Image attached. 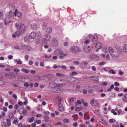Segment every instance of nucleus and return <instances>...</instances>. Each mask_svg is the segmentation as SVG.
<instances>
[{"mask_svg":"<svg viewBox=\"0 0 127 127\" xmlns=\"http://www.w3.org/2000/svg\"><path fill=\"white\" fill-rule=\"evenodd\" d=\"M62 55L60 56L59 58L60 59H62L64 58V57L67 55V54H63Z\"/></svg>","mask_w":127,"mask_h":127,"instance_id":"23","label":"nucleus"},{"mask_svg":"<svg viewBox=\"0 0 127 127\" xmlns=\"http://www.w3.org/2000/svg\"><path fill=\"white\" fill-rule=\"evenodd\" d=\"M49 41V39H46L45 38L43 39L42 41L45 44L47 43Z\"/></svg>","mask_w":127,"mask_h":127,"instance_id":"26","label":"nucleus"},{"mask_svg":"<svg viewBox=\"0 0 127 127\" xmlns=\"http://www.w3.org/2000/svg\"><path fill=\"white\" fill-rule=\"evenodd\" d=\"M28 119L29 120V122L30 123H31L33 121L34 119L33 117H32L31 118L29 119Z\"/></svg>","mask_w":127,"mask_h":127,"instance_id":"30","label":"nucleus"},{"mask_svg":"<svg viewBox=\"0 0 127 127\" xmlns=\"http://www.w3.org/2000/svg\"><path fill=\"white\" fill-rule=\"evenodd\" d=\"M94 112L96 114L98 115L100 113V111L98 110L97 109L95 110Z\"/></svg>","mask_w":127,"mask_h":127,"instance_id":"38","label":"nucleus"},{"mask_svg":"<svg viewBox=\"0 0 127 127\" xmlns=\"http://www.w3.org/2000/svg\"><path fill=\"white\" fill-rule=\"evenodd\" d=\"M14 15L17 16L19 18H20L22 15V13L18 11L17 9H16L15 11H14Z\"/></svg>","mask_w":127,"mask_h":127,"instance_id":"8","label":"nucleus"},{"mask_svg":"<svg viewBox=\"0 0 127 127\" xmlns=\"http://www.w3.org/2000/svg\"><path fill=\"white\" fill-rule=\"evenodd\" d=\"M62 123L60 122H58V123H55V125L56 126H58V125H62Z\"/></svg>","mask_w":127,"mask_h":127,"instance_id":"52","label":"nucleus"},{"mask_svg":"<svg viewBox=\"0 0 127 127\" xmlns=\"http://www.w3.org/2000/svg\"><path fill=\"white\" fill-rule=\"evenodd\" d=\"M18 120L15 119L13 122V124H17L18 123Z\"/></svg>","mask_w":127,"mask_h":127,"instance_id":"39","label":"nucleus"},{"mask_svg":"<svg viewBox=\"0 0 127 127\" xmlns=\"http://www.w3.org/2000/svg\"><path fill=\"white\" fill-rule=\"evenodd\" d=\"M52 44L55 46H56L58 44V42L57 39L56 38H54L52 42Z\"/></svg>","mask_w":127,"mask_h":127,"instance_id":"9","label":"nucleus"},{"mask_svg":"<svg viewBox=\"0 0 127 127\" xmlns=\"http://www.w3.org/2000/svg\"><path fill=\"white\" fill-rule=\"evenodd\" d=\"M85 117L87 119H89L90 118V117L89 114L87 113L85 114Z\"/></svg>","mask_w":127,"mask_h":127,"instance_id":"29","label":"nucleus"},{"mask_svg":"<svg viewBox=\"0 0 127 127\" xmlns=\"http://www.w3.org/2000/svg\"><path fill=\"white\" fill-rule=\"evenodd\" d=\"M2 127H8L5 123H4L2 124Z\"/></svg>","mask_w":127,"mask_h":127,"instance_id":"45","label":"nucleus"},{"mask_svg":"<svg viewBox=\"0 0 127 127\" xmlns=\"http://www.w3.org/2000/svg\"><path fill=\"white\" fill-rule=\"evenodd\" d=\"M22 72L25 73H28L30 72V70L29 69H27L24 68H22L21 69Z\"/></svg>","mask_w":127,"mask_h":127,"instance_id":"22","label":"nucleus"},{"mask_svg":"<svg viewBox=\"0 0 127 127\" xmlns=\"http://www.w3.org/2000/svg\"><path fill=\"white\" fill-rule=\"evenodd\" d=\"M92 69L94 71L96 70L95 67V66H92Z\"/></svg>","mask_w":127,"mask_h":127,"instance_id":"61","label":"nucleus"},{"mask_svg":"<svg viewBox=\"0 0 127 127\" xmlns=\"http://www.w3.org/2000/svg\"><path fill=\"white\" fill-rule=\"evenodd\" d=\"M74 99L73 97H71L69 99V101L70 102H72L74 100Z\"/></svg>","mask_w":127,"mask_h":127,"instance_id":"47","label":"nucleus"},{"mask_svg":"<svg viewBox=\"0 0 127 127\" xmlns=\"http://www.w3.org/2000/svg\"><path fill=\"white\" fill-rule=\"evenodd\" d=\"M30 28L32 30H35L37 28V25L35 23H32L30 24Z\"/></svg>","mask_w":127,"mask_h":127,"instance_id":"10","label":"nucleus"},{"mask_svg":"<svg viewBox=\"0 0 127 127\" xmlns=\"http://www.w3.org/2000/svg\"><path fill=\"white\" fill-rule=\"evenodd\" d=\"M95 46L96 48L100 49L102 47V45L101 43L98 42L96 44Z\"/></svg>","mask_w":127,"mask_h":127,"instance_id":"16","label":"nucleus"},{"mask_svg":"<svg viewBox=\"0 0 127 127\" xmlns=\"http://www.w3.org/2000/svg\"><path fill=\"white\" fill-rule=\"evenodd\" d=\"M31 73L32 74H35L36 73V71L34 70H32L30 71Z\"/></svg>","mask_w":127,"mask_h":127,"instance_id":"57","label":"nucleus"},{"mask_svg":"<svg viewBox=\"0 0 127 127\" xmlns=\"http://www.w3.org/2000/svg\"><path fill=\"white\" fill-rule=\"evenodd\" d=\"M34 122L38 124H40L41 123V121L40 120H35Z\"/></svg>","mask_w":127,"mask_h":127,"instance_id":"40","label":"nucleus"},{"mask_svg":"<svg viewBox=\"0 0 127 127\" xmlns=\"http://www.w3.org/2000/svg\"><path fill=\"white\" fill-rule=\"evenodd\" d=\"M45 38L46 39H49V41H50L51 40V36L50 35H47L46 34H45Z\"/></svg>","mask_w":127,"mask_h":127,"instance_id":"28","label":"nucleus"},{"mask_svg":"<svg viewBox=\"0 0 127 127\" xmlns=\"http://www.w3.org/2000/svg\"><path fill=\"white\" fill-rule=\"evenodd\" d=\"M61 67L63 69H65L66 70L67 69L65 65H62L61 66Z\"/></svg>","mask_w":127,"mask_h":127,"instance_id":"56","label":"nucleus"},{"mask_svg":"<svg viewBox=\"0 0 127 127\" xmlns=\"http://www.w3.org/2000/svg\"><path fill=\"white\" fill-rule=\"evenodd\" d=\"M77 103H76L75 105V106L76 107H77L78 106V103L80 104L82 103L81 101H80V100H77Z\"/></svg>","mask_w":127,"mask_h":127,"instance_id":"31","label":"nucleus"},{"mask_svg":"<svg viewBox=\"0 0 127 127\" xmlns=\"http://www.w3.org/2000/svg\"><path fill=\"white\" fill-rule=\"evenodd\" d=\"M36 33L35 32H32L30 33L29 35V37L30 39H34L36 36Z\"/></svg>","mask_w":127,"mask_h":127,"instance_id":"6","label":"nucleus"},{"mask_svg":"<svg viewBox=\"0 0 127 127\" xmlns=\"http://www.w3.org/2000/svg\"><path fill=\"white\" fill-rule=\"evenodd\" d=\"M56 75L59 76H64V74H60V73H56Z\"/></svg>","mask_w":127,"mask_h":127,"instance_id":"43","label":"nucleus"},{"mask_svg":"<svg viewBox=\"0 0 127 127\" xmlns=\"http://www.w3.org/2000/svg\"><path fill=\"white\" fill-rule=\"evenodd\" d=\"M105 64V62H102L99 63L98 65H104Z\"/></svg>","mask_w":127,"mask_h":127,"instance_id":"48","label":"nucleus"},{"mask_svg":"<svg viewBox=\"0 0 127 127\" xmlns=\"http://www.w3.org/2000/svg\"><path fill=\"white\" fill-rule=\"evenodd\" d=\"M88 64V63L87 62H84L83 64H82L83 65V66H85L86 65H87Z\"/></svg>","mask_w":127,"mask_h":127,"instance_id":"55","label":"nucleus"},{"mask_svg":"<svg viewBox=\"0 0 127 127\" xmlns=\"http://www.w3.org/2000/svg\"><path fill=\"white\" fill-rule=\"evenodd\" d=\"M109 121L110 123H114L116 121L115 119H111L109 120Z\"/></svg>","mask_w":127,"mask_h":127,"instance_id":"35","label":"nucleus"},{"mask_svg":"<svg viewBox=\"0 0 127 127\" xmlns=\"http://www.w3.org/2000/svg\"><path fill=\"white\" fill-rule=\"evenodd\" d=\"M108 51L110 54L112 53H114V50L113 48L111 47H109L108 48Z\"/></svg>","mask_w":127,"mask_h":127,"instance_id":"20","label":"nucleus"},{"mask_svg":"<svg viewBox=\"0 0 127 127\" xmlns=\"http://www.w3.org/2000/svg\"><path fill=\"white\" fill-rule=\"evenodd\" d=\"M90 42V40L88 39H87L84 42V43L85 44L89 43Z\"/></svg>","mask_w":127,"mask_h":127,"instance_id":"42","label":"nucleus"},{"mask_svg":"<svg viewBox=\"0 0 127 127\" xmlns=\"http://www.w3.org/2000/svg\"><path fill=\"white\" fill-rule=\"evenodd\" d=\"M73 63L76 65H78L79 64V62L77 61H75L73 62Z\"/></svg>","mask_w":127,"mask_h":127,"instance_id":"62","label":"nucleus"},{"mask_svg":"<svg viewBox=\"0 0 127 127\" xmlns=\"http://www.w3.org/2000/svg\"><path fill=\"white\" fill-rule=\"evenodd\" d=\"M89 36L91 39L93 38V43H95V42L97 40V37L96 35L94 36L93 37L91 34L89 35Z\"/></svg>","mask_w":127,"mask_h":127,"instance_id":"12","label":"nucleus"},{"mask_svg":"<svg viewBox=\"0 0 127 127\" xmlns=\"http://www.w3.org/2000/svg\"><path fill=\"white\" fill-rule=\"evenodd\" d=\"M62 81H63L64 82V83H60V85H61V84H62V85H63V84H64L65 83H66V81H64V80H63L62 79H56L54 81V82L55 83H56V82L58 81V83H59L60 82H61Z\"/></svg>","mask_w":127,"mask_h":127,"instance_id":"19","label":"nucleus"},{"mask_svg":"<svg viewBox=\"0 0 127 127\" xmlns=\"http://www.w3.org/2000/svg\"><path fill=\"white\" fill-rule=\"evenodd\" d=\"M70 51L73 53H77L81 51V49L79 48L74 46L71 47L70 49Z\"/></svg>","mask_w":127,"mask_h":127,"instance_id":"1","label":"nucleus"},{"mask_svg":"<svg viewBox=\"0 0 127 127\" xmlns=\"http://www.w3.org/2000/svg\"><path fill=\"white\" fill-rule=\"evenodd\" d=\"M21 48L23 50H29L30 47L27 45H22L21 46Z\"/></svg>","mask_w":127,"mask_h":127,"instance_id":"15","label":"nucleus"},{"mask_svg":"<svg viewBox=\"0 0 127 127\" xmlns=\"http://www.w3.org/2000/svg\"><path fill=\"white\" fill-rule=\"evenodd\" d=\"M11 120L9 119H6V122L7 125L9 126H10L11 125Z\"/></svg>","mask_w":127,"mask_h":127,"instance_id":"24","label":"nucleus"},{"mask_svg":"<svg viewBox=\"0 0 127 127\" xmlns=\"http://www.w3.org/2000/svg\"><path fill=\"white\" fill-rule=\"evenodd\" d=\"M123 51L125 52H127V45L125 44L123 46Z\"/></svg>","mask_w":127,"mask_h":127,"instance_id":"25","label":"nucleus"},{"mask_svg":"<svg viewBox=\"0 0 127 127\" xmlns=\"http://www.w3.org/2000/svg\"><path fill=\"white\" fill-rule=\"evenodd\" d=\"M119 73L120 75H122L123 74V72L121 70L119 71Z\"/></svg>","mask_w":127,"mask_h":127,"instance_id":"59","label":"nucleus"},{"mask_svg":"<svg viewBox=\"0 0 127 127\" xmlns=\"http://www.w3.org/2000/svg\"><path fill=\"white\" fill-rule=\"evenodd\" d=\"M77 72L75 71H73L71 73H69V75L71 76H73L74 75H76L77 74Z\"/></svg>","mask_w":127,"mask_h":127,"instance_id":"27","label":"nucleus"},{"mask_svg":"<svg viewBox=\"0 0 127 127\" xmlns=\"http://www.w3.org/2000/svg\"><path fill=\"white\" fill-rule=\"evenodd\" d=\"M46 127H52L50 124L48 123L46 124Z\"/></svg>","mask_w":127,"mask_h":127,"instance_id":"64","label":"nucleus"},{"mask_svg":"<svg viewBox=\"0 0 127 127\" xmlns=\"http://www.w3.org/2000/svg\"><path fill=\"white\" fill-rule=\"evenodd\" d=\"M111 55L113 58H116L119 56V55L113 53L111 54Z\"/></svg>","mask_w":127,"mask_h":127,"instance_id":"21","label":"nucleus"},{"mask_svg":"<svg viewBox=\"0 0 127 127\" xmlns=\"http://www.w3.org/2000/svg\"><path fill=\"white\" fill-rule=\"evenodd\" d=\"M82 107L81 106L80 107L76 108L75 109V110L76 111H79L82 109Z\"/></svg>","mask_w":127,"mask_h":127,"instance_id":"36","label":"nucleus"},{"mask_svg":"<svg viewBox=\"0 0 127 127\" xmlns=\"http://www.w3.org/2000/svg\"><path fill=\"white\" fill-rule=\"evenodd\" d=\"M49 85L52 88L54 87L55 89L57 92H61L63 90L60 86H59L60 85L59 84H56V85L57 86H51V83H50Z\"/></svg>","mask_w":127,"mask_h":127,"instance_id":"3","label":"nucleus"},{"mask_svg":"<svg viewBox=\"0 0 127 127\" xmlns=\"http://www.w3.org/2000/svg\"><path fill=\"white\" fill-rule=\"evenodd\" d=\"M4 82L2 80L0 81V85H4Z\"/></svg>","mask_w":127,"mask_h":127,"instance_id":"60","label":"nucleus"},{"mask_svg":"<svg viewBox=\"0 0 127 127\" xmlns=\"http://www.w3.org/2000/svg\"><path fill=\"white\" fill-rule=\"evenodd\" d=\"M48 117L47 116H46L45 118H44V119L45 121L46 122H48Z\"/></svg>","mask_w":127,"mask_h":127,"instance_id":"50","label":"nucleus"},{"mask_svg":"<svg viewBox=\"0 0 127 127\" xmlns=\"http://www.w3.org/2000/svg\"><path fill=\"white\" fill-rule=\"evenodd\" d=\"M111 113H113L114 115H116L117 114V113L116 112H115L114 110L113 109L111 110Z\"/></svg>","mask_w":127,"mask_h":127,"instance_id":"44","label":"nucleus"},{"mask_svg":"<svg viewBox=\"0 0 127 127\" xmlns=\"http://www.w3.org/2000/svg\"><path fill=\"white\" fill-rule=\"evenodd\" d=\"M18 61L17 62V64H22V62L19 59H18Z\"/></svg>","mask_w":127,"mask_h":127,"instance_id":"54","label":"nucleus"},{"mask_svg":"<svg viewBox=\"0 0 127 127\" xmlns=\"http://www.w3.org/2000/svg\"><path fill=\"white\" fill-rule=\"evenodd\" d=\"M14 10H10L9 13L6 15V18L8 19H12L14 17Z\"/></svg>","mask_w":127,"mask_h":127,"instance_id":"2","label":"nucleus"},{"mask_svg":"<svg viewBox=\"0 0 127 127\" xmlns=\"http://www.w3.org/2000/svg\"><path fill=\"white\" fill-rule=\"evenodd\" d=\"M106 59L108 60H110V58L109 56V54H107L106 56Z\"/></svg>","mask_w":127,"mask_h":127,"instance_id":"51","label":"nucleus"},{"mask_svg":"<svg viewBox=\"0 0 127 127\" xmlns=\"http://www.w3.org/2000/svg\"><path fill=\"white\" fill-rule=\"evenodd\" d=\"M3 17V12L0 11V20L2 19Z\"/></svg>","mask_w":127,"mask_h":127,"instance_id":"34","label":"nucleus"},{"mask_svg":"<svg viewBox=\"0 0 127 127\" xmlns=\"http://www.w3.org/2000/svg\"><path fill=\"white\" fill-rule=\"evenodd\" d=\"M90 104L91 105L94 106H97L99 105L98 102L95 99H93L91 100Z\"/></svg>","mask_w":127,"mask_h":127,"instance_id":"4","label":"nucleus"},{"mask_svg":"<svg viewBox=\"0 0 127 127\" xmlns=\"http://www.w3.org/2000/svg\"><path fill=\"white\" fill-rule=\"evenodd\" d=\"M52 31V28L51 27L47 28L45 32V34L47 35H49V34L51 33Z\"/></svg>","mask_w":127,"mask_h":127,"instance_id":"11","label":"nucleus"},{"mask_svg":"<svg viewBox=\"0 0 127 127\" xmlns=\"http://www.w3.org/2000/svg\"><path fill=\"white\" fill-rule=\"evenodd\" d=\"M58 109L61 111H63L64 110V108L62 104H59L58 106Z\"/></svg>","mask_w":127,"mask_h":127,"instance_id":"14","label":"nucleus"},{"mask_svg":"<svg viewBox=\"0 0 127 127\" xmlns=\"http://www.w3.org/2000/svg\"><path fill=\"white\" fill-rule=\"evenodd\" d=\"M2 110L3 111L5 112H7V108L5 107H3L2 108Z\"/></svg>","mask_w":127,"mask_h":127,"instance_id":"53","label":"nucleus"},{"mask_svg":"<svg viewBox=\"0 0 127 127\" xmlns=\"http://www.w3.org/2000/svg\"><path fill=\"white\" fill-rule=\"evenodd\" d=\"M8 116L11 119H13L14 117V115L12 113L9 114Z\"/></svg>","mask_w":127,"mask_h":127,"instance_id":"32","label":"nucleus"},{"mask_svg":"<svg viewBox=\"0 0 127 127\" xmlns=\"http://www.w3.org/2000/svg\"><path fill=\"white\" fill-rule=\"evenodd\" d=\"M38 86V83H35L34 84V87H36Z\"/></svg>","mask_w":127,"mask_h":127,"instance_id":"63","label":"nucleus"},{"mask_svg":"<svg viewBox=\"0 0 127 127\" xmlns=\"http://www.w3.org/2000/svg\"><path fill=\"white\" fill-rule=\"evenodd\" d=\"M47 23H44L42 25V28L43 29H45L47 27Z\"/></svg>","mask_w":127,"mask_h":127,"instance_id":"33","label":"nucleus"},{"mask_svg":"<svg viewBox=\"0 0 127 127\" xmlns=\"http://www.w3.org/2000/svg\"><path fill=\"white\" fill-rule=\"evenodd\" d=\"M23 113L25 114H26L27 113V111L26 110H23Z\"/></svg>","mask_w":127,"mask_h":127,"instance_id":"58","label":"nucleus"},{"mask_svg":"<svg viewBox=\"0 0 127 127\" xmlns=\"http://www.w3.org/2000/svg\"><path fill=\"white\" fill-rule=\"evenodd\" d=\"M54 53L56 55H62L63 54V51L61 49H59L56 50Z\"/></svg>","mask_w":127,"mask_h":127,"instance_id":"7","label":"nucleus"},{"mask_svg":"<svg viewBox=\"0 0 127 127\" xmlns=\"http://www.w3.org/2000/svg\"><path fill=\"white\" fill-rule=\"evenodd\" d=\"M19 31H17L16 32L15 34H12V37L14 38L16 36H18V37L19 36Z\"/></svg>","mask_w":127,"mask_h":127,"instance_id":"18","label":"nucleus"},{"mask_svg":"<svg viewBox=\"0 0 127 127\" xmlns=\"http://www.w3.org/2000/svg\"><path fill=\"white\" fill-rule=\"evenodd\" d=\"M20 33H23L25 31V27L24 24H21L19 27Z\"/></svg>","mask_w":127,"mask_h":127,"instance_id":"5","label":"nucleus"},{"mask_svg":"<svg viewBox=\"0 0 127 127\" xmlns=\"http://www.w3.org/2000/svg\"><path fill=\"white\" fill-rule=\"evenodd\" d=\"M63 121L64 123H69V120L67 119H64Z\"/></svg>","mask_w":127,"mask_h":127,"instance_id":"37","label":"nucleus"},{"mask_svg":"<svg viewBox=\"0 0 127 127\" xmlns=\"http://www.w3.org/2000/svg\"><path fill=\"white\" fill-rule=\"evenodd\" d=\"M84 50L85 52H88L90 51V46L86 45L84 47Z\"/></svg>","mask_w":127,"mask_h":127,"instance_id":"13","label":"nucleus"},{"mask_svg":"<svg viewBox=\"0 0 127 127\" xmlns=\"http://www.w3.org/2000/svg\"><path fill=\"white\" fill-rule=\"evenodd\" d=\"M8 19H7L6 18L5 20H4V25H6L7 24V22L8 23V22L7 21Z\"/></svg>","mask_w":127,"mask_h":127,"instance_id":"46","label":"nucleus"},{"mask_svg":"<svg viewBox=\"0 0 127 127\" xmlns=\"http://www.w3.org/2000/svg\"><path fill=\"white\" fill-rule=\"evenodd\" d=\"M57 99H58V102L60 103L61 102V98L59 96H57Z\"/></svg>","mask_w":127,"mask_h":127,"instance_id":"49","label":"nucleus"},{"mask_svg":"<svg viewBox=\"0 0 127 127\" xmlns=\"http://www.w3.org/2000/svg\"><path fill=\"white\" fill-rule=\"evenodd\" d=\"M25 79L24 78H23L22 76H21L18 78V80L20 81L23 82V80H22V79L23 78Z\"/></svg>","mask_w":127,"mask_h":127,"instance_id":"41","label":"nucleus"},{"mask_svg":"<svg viewBox=\"0 0 127 127\" xmlns=\"http://www.w3.org/2000/svg\"><path fill=\"white\" fill-rule=\"evenodd\" d=\"M115 110L118 112V115H123L124 113V112L120 109H115Z\"/></svg>","mask_w":127,"mask_h":127,"instance_id":"17","label":"nucleus"}]
</instances>
